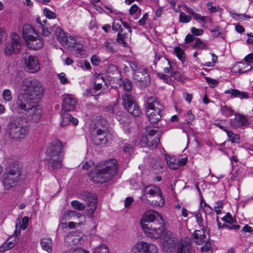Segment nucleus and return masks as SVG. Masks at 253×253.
I'll return each mask as SVG.
<instances>
[{
    "mask_svg": "<svg viewBox=\"0 0 253 253\" xmlns=\"http://www.w3.org/2000/svg\"><path fill=\"white\" fill-rule=\"evenodd\" d=\"M140 224L145 235L153 239L161 237L165 230L162 217L152 210L145 212L140 220Z\"/></svg>",
    "mask_w": 253,
    "mask_h": 253,
    "instance_id": "1",
    "label": "nucleus"
},
{
    "mask_svg": "<svg viewBox=\"0 0 253 253\" xmlns=\"http://www.w3.org/2000/svg\"><path fill=\"white\" fill-rule=\"evenodd\" d=\"M21 89L24 92L18 95L16 102L24 99L27 102H39L44 94V88L41 83L36 79L26 78L23 80Z\"/></svg>",
    "mask_w": 253,
    "mask_h": 253,
    "instance_id": "2",
    "label": "nucleus"
},
{
    "mask_svg": "<svg viewBox=\"0 0 253 253\" xmlns=\"http://www.w3.org/2000/svg\"><path fill=\"white\" fill-rule=\"evenodd\" d=\"M117 169L116 160L101 162L96 166L94 171L89 172L88 176L90 180L102 183L110 180L117 173Z\"/></svg>",
    "mask_w": 253,
    "mask_h": 253,
    "instance_id": "3",
    "label": "nucleus"
},
{
    "mask_svg": "<svg viewBox=\"0 0 253 253\" xmlns=\"http://www.w3.org/2000/svg\"><path fill=\"white\" fill-rule=\"evenodd\" d=\"M19 102H15L14 109L18 114L21 115L27 122H39L41 119L42 110L39 105V102H27L24 99Z\"/></svg>",
    "mask_w": 253,
    "mask_h": 253,
    "instance_id": "4",
    "label": "nucleus"
},
{
    "mask_svg": "<svg viewBox=\"0 0 253 253\" xmlns=\"http://www.w3.org/2000/svg\"><path fill=\"white\" fill-rule=\"evenodd\" d=\"M62 149L63 145L59 140H55L51 143L46 149L45 160L47 165L53 169L62 167Z\"/></svg>",
    "mask_w": 253,
    "mask_h": 253,
    "instance_id": "5",
    "label": "nucleus"
},
{
    "mask_svg": "<svg viewBox=\"0 0 253 253\" xmlns=\"http://www.w3.org/2000/svg\"><path fill=\"white\" fill-rule=\"evenodd\" d=\"M7 129L10 138L16 141L24 138L29 132V126L20 117H14L10 120Z\"/></svg>",
    "mask_w": 253,
    "mask_h": 253,
    "instance_id": "6",
    "label": "nucleus"
},
{
    "mask_svg": "<svg viewBox=\"0 0 253 253\" xmlns=\"http://www.w3.org/2000/svg\"><path fill=\"white\" fill-rule=\"evenodd\" d=\"M145 108L146 114L151 124H156L161 119L163 107L156 97H148L145 104Z\"/></svg>",
    "mask_w": 253,
    "mask_h": 253,
    "instance_id": "7",
    "label": "nucleus"
},
{
    "mask_svg": "<svg viewBox=\"0 0 253 253\" xmlns=\"http://www.w3.org/2000/svg\"><path fill=\"white\" fill-rule=\"evenodd\" d=\"M77 103V100L70 96H67L64 98L61 113L62 118L61 123L62 126H65L70 123H72L74 125H77L78 124V119L72 117L71 114L68 113L74 110Z\"/></svg>",
    "mask_w": 253,
    "mask_h": 253,
    "instance_id": "8",
    "label": "nucleus"
},
{
    "mask_svg": "<svg viewBox=\"0 0 253 253\" xmlns=\"http://www.w3.org/2000/svg\"><path fill=\"white\" fill-rule=\"evenodd\" d=\"M21 169V165L18 162H14L9 165L3 175V184L6 189L16 185L20 177Z\"/></svg>",
    "mask_w": 253,
    "mask_h": 253,
    "instance_id": "9",
    "label": "nucleus"
},
{
    "mask_svg": "<svg viewBox=\"0 0 253 253\" xmlns=\"http://www.w3.org/2000/svg\"><path fill=\"white\" fill-rule=\"evenodd\" d=\"M127 63L133 72V78L135 82L143 87L148 86L150 83V78L146 69L134 60H129Z\"/></svg>",
    "mask_w": 253,
    "mask_h": 253,
    "instance_id": "10",
    "label": "nucleus"
},
{
    "mask_svg": "<svg viewBox=\"0 0 253 253\" xmlns=\"http://www.w3.org/2000/svg\"><path fill=\"white\" fill-rule=\"evenodd\" d=\"M103 128L95 129L93 130L92 141L96 145H104L108 141V124L106 121H103Z\"/></svg>",
    "mask_w": 253,
    "mask_h": 253,
    "instance_id": "11",
    "label": "nucleus"
},
{
    "mask_svg": "<svg viewBox=\"0 0 253 253\" xmlns=\"http://www.w3.org/2000/svg\"><path fill=\"white\" fill-rule=\"evenodd\" d=\"M123 105L125 108L134 117L138 116L141 113L139 106L135 102L133 97L128 93L122 94Z\"/></svg>",
    "mask_w": 253,
    "mask_h": 253,
    "instance_id": "12",
    "label": "nucleus"
},
{
    "mask_svg": "<svg viewBox=\"0 0 253 253\" xmlns=\"http://www.w3.org/2000/svg\"><path fill=\"white\" fill-rule=\"evenodd\" d=\"M10 38V41L5 44L4 48V53L7 55L18 53L21 48L20 37L17 34L12 33Z\"/></svg>",
    "mask_w": 253,
    "mask_h": 253,
    "instance_id": "13",
    "label": "nucleus"
},
{
    "mask_svg": "<svg viewBox=\"0 0 253 253\" xmlns=\"http://www.w3.org/2000/svg\"><path fill=\"white\" fill-rule=\"evenodd\" d=\"M157 247L145 242H139L135 244L131 250V253H157Z\"/></svg>",
    "mask_w": 253,
    "mask_h": 253,
    "instance_id": "14",
    "label": "nucleus"
},
{
    "mask_svg": "<svg viewBox=\"0 0 253 253\" xmlns=\"http://www.w3.org/2000/svg\"><path fill=\"white\" fill-rule=\"evenodd\" d=\"M177 243L176 235L170 231H167L164 234L163 242V250L166 252H172L175 248Z\"/></svg>",
    "mask_w": 253,
    "mask_h": 253,
    "instance_id": "15",
    "label": "nucleus"
},
{
    "mask_svg": "<svg viewBox=\"0 0 253 253\" xmlns=\"http://www.w3.org/2000/svg\"><path fill=\"white\" fill-rule=\"evenodd\" d=\"M82 199L86 202L87 210L90 215L93 214L96 209L97 196L94 193L83 192L81 194Z\"/></svg>",
    "mask_w": 253,
    "mask_h": 253,
    "instance_id": "16",
    "label": "nucleus"
},
{
    "mask_svg": "<svg viewBox=\"0 0 253 253\" xmlns=\"http://www.w3.org/2000/svg\"><path fill=\"white\" fill-rule=\"evenodd\" d=\"M234 119L229 120V124L233 128H239L248 126L250 124L251 121L247 116L241 114H235Z\"/></svg>",
    "mask_w": 253,
    "mask_h": 253,
    "instance_id": "17",
    "label": "nucleus"
},
{
    "mask_svg": "<svg viewBox=\"0 0 253 253\" xmlns=\"http://www.w3.org/2000/svg\"><path fill=\"white\" fill-rule=\"evenodd\" d=\"M26 68L30 73H36L39 71L40 65L38 58L36 56L26 54L23 57Z\"/></svg>",
    "mask_w": 253,
    "mask_h": 253,
    "instance_id": "18",
    "label": "nucleus"
},
{
    "mask_svg": "<svg viewBox=\"0 0 253 253\" xmlns=\"http://www.w3.org/2000/svg\"><path fill=\"white\" fill-rule=\"evenodd\" d=\"M109 112L116 115V119L122 124L127 123L128 122L127 116L123 111L119 110V107L117 104H114L113 106H110L108 108Z\"/></svg>",
    "mask_w": 253,
    "mask_h": 253,
    "instance_id": "19",
    "label": "nucleus"
},
{
    "mask_svg": "<svg viewBox=\"0 0 253 253\" xmlns=\"http://www.w3.org/2000/svg\"><path fill=\"white\" fill-rule=\"evenodd\" d=\"M34 35L38 36V33L36 29L31 25L25 24L22 28V37L25 41L29 40Z\"/></svg>",
    "mask_w": 253,
    "mask_h": 253,
    "instance_id": "20",
    "label": "nucleus"
},
{
    "mask_svg": "<svg viewBox=\"0 0 253 253\" xmlns=\"http://www.w3.org/2000/svg\"><path fill=\"white\" fill-rule=\"evenodd\" d=\"M27 46L29 48L38 50L43 46V41L38 36H33L25 41Z\"/></svg>",
    "mask_w": 253,
    "mask_h": 253,
    "instance_id": "21",
    "label": "nucleus"
},
{
    "mask_svg": "<svg viewBox=\"0 0 253 253\" xmlns=\"http://www.w3.org/2000/svg\"><path fill=\"white\" fill-rule=\"evenodd\" d=\"M100 80H101L102 82H104V79L102 76L100 74L97 75L95 80L94 81V86L91 90V93L94 96L98 95L101 93L104 94L105 93V89H101L100 91L97 93V91L101 89L102 84L101 83H98Z\"/></svg>",
    "mask_w": 253,
    "mask_h": 253,
    "instance_id": "22",
    "label": "nucleus"
},
{
    "mask_svg": "<svg viewBox=\"0 0 253 253\" xmlns=\"http://www.w3.org/2000/svg\"><path fill=\"white\" fill-rule=\"evenodd\" d=\"M160 188L155 185H150L146 186L144 190V194L147 198H151L156 195L161 194Z\"/></svg>",
    "mask_w": 253,
    "mask_h": 253,
    "instance_id": "23",
    "label": "nucleus"
},
{
    "mask_svg": "<svg viewBox=\"0 0 253 253\" xmlns=\"http://www.w3.org/2000/svg\"><path fill=\"white\" fill-rule=\"evenodd\" d=\"M222 220L225 221L227 224H222V228H228L229 229H235L238 230L240 229V226L239 225L232 224L234 222V220L231 214L229 212H227L226 215L222 217Z\"/></svg>",
    "mask_w": 253,
    "mask_h": 253,
    "instance_id": "24",
    "label": "nucleus"
},
{
    "mask_svg": "<svg viewBox=\"0 0 253 253\" xmlns=\"http://www.w3.org/2000/svg\"><path fill=\"white\" fill-rule=\"evenodd\" d=\"M160 140V136L157 134L154 137H152L151 139H149L148 143L146 145L143 144L140 141V144L142 147H148L149 149H153L156 148Z\"/></svg>",
    "mask_w": 253,
    "mask_h": 253,
    "instance_id": "25",
    "label": "nucleus"
},
{
    "mask_svg": "<svg viewBox=\"0 0 253 253\" xmlns=\"http://www.w3.org/2000/svg\"><path fill=\"white\" fill-rule=\"evenodd\" d=\"M148 201L155 207H163L165 204V200L162 192L161 194L156 195L153 197L152 199H148Z\"/></svg>",
    "mask_w": 253,
    "mask_h": 253,
    "instance_id": "26",
    "label": "nucleus"
},
{
    "mask_svg": "<svg viewBox=\"0 0 253 253\" xmlns=\"http://www.w3.org/2000/svg\"><path fill=\"white\" fill-rule=\"evenodd\" d=\"M41 245L43 250L48 253H51L52 250V241L51 238H44L41 241Z\"/></svg>",
    "mask_w": 253,
    "mask_h": 253,
    "instance_id": "27",
    "label": "nucleus"
},
{
    "mask_svg": "<svg viewBox=\"0 0 253 253\" xmlns=\"http://www.w3.org/2000/svg\"><path fill=\"white\" fill-rule=\"evenodd\" d=\"M29 222V218L27 216H25L23 218L22 221V225H21L20 221H19V224L20 225L19 226L18 223L17 222L15 225L16 230L14 232L15 234V236H18L20 233V229L22 228L23 230H25L27 227Z\"/></svg>",
    "mask_w": 253,
    "mask_h": 253,
    "instance_id": "28",
    "label": "nucleus"
},
{
    "mask_svg": "<svg viewBox=\"0 0 253 253\" xmlns=\"http://www.w3.org/2000/svg\"><path fill=\"white\" fill-rule=\"evenodd\" d=\"M51 31L53 32L55 36L57 37L58 41L63 42L64 38H65L66 36L63 30L61 29L59 26L54 25L51 29Z\"/></svg>",
    "mask_w": 253,
    "mask_h": 253,
    "instance_id": "29",
    "label": "nucleus"
},
{
    "mask_svg": "<svg viewBox=\"0 0 253 253\" xmlns=\"http://www.w3.org/2000/svg\"><path fill=\"white\" fill-rule=\"evenodd\" d=\"M224 93L226 94H231L232 97H239L242 99L244 98L247 99L249 97L248 93L246 92H241L237 89L227 90L225 91Z\"/></svg>",
    "mask_w": 253,
    "mask_h": 253,
    "instance_id": "30",
    "label": "nucleus"
},
{
    "mask_svg": "<svg viewBox=\"0 0 253 253\" xmlns=\"http://www.w3.org/2000/svg\"><path fill=\"white\" fill-rule=\"evenodd\" d=\"M222 129L226 132L229 140L231 141L232 143H239L240 137L239 134L234 133L232 131L225 128L223 126Z\"/></svg>",
    "mask_w": 253,
    "mask_h": 253,
    "instance_id": "31",
    "label": "nucleus"
},
{
    "mask_svg": "<svg viewBox=\"0 0 253 253\" xmlns=\"http://www.w3.org/2000/svg\"><path fill=\"white\" fill-rule=\"evenodd\" d=\"M36 22L37 23L39 24L40 27L42 29V35L44 36H48L50 34V31H49L46 27V20H44L42 21H41L40 18L38 17L36 19Z\"/></svg>",
    "mask_w": 253,
    "mask_h": 253,
    "instance_id": "32",
    "label": "nucleus"
},
{
    "mask_svg": "<svg viewBox=\"0 0 253 253\" xmlns=\"http://www.w3.org/2000/svg\"><path fill=\"white\" fill-rule=\"evenodd\" d=\"M157 130L151 129L148 131L147 134L146 135H142L141 138V142L146 145L148 143L149 139H151L152 137H154L158 134L157 133Z\"/></svg>",
    "mask_w": 253,
    "mask_h": 253,
    "instance_id": "33",
    "label": "nucleus"
},
{
    "mask_svg": "<svg viewBox=\"0 0 253 253\" xmlns=\"http://www.w3.org/2000/svg\"><path fill=\"white\" fill-rule=\"evenodd\" d=\"M194 238L195 242L198 245H201L205 242L206 237L203 233L200 230H197L193 233Z\"/></svg>",
    "mask_w": 253,
    "mask_h": 253,
    "instance_id": "34",
    "label": "nucleus"
},
{
    "mask_svg": "<svg viewBox=\"0 0 253 253\" xmlns=\"http://www.w3.org/2000/svg\"><path fill=\"white\" fill-rule=\"evenodd\" d=\"M65 241L69 244L76 245L79 243L80 238L75 233H69L65 237Z\"/></svg>",
    "mask_w": 253,
    "mask_h": 253,
    "instance_id": "35",
    "label": "nucleus"
},
{
    "mask_svg": "<svg viewBox=\"0 0 253 253\" xmlns=\"http://www.w3.org/2000/svg\"><path fill=\"white\" fill-rule=\"evenodd\" d=\"M64 41L60 42L61 43H62L63 45H66L67 47H70V48H71V47L75 48V46L77 44V42L73 37H72V36L67 37L66 36L65 38H64Z\"/></svg>",
    "mask_w": 253,
    "mask_h": 253,
    "instance_id": "36",
    "label": "nucleus"
},
{
    "mask_svg": "<svg viewBox=\"0 0 253 253\" xmlns=\"http://www.w3.org/2000/svg\"><path fill=\"white\" fill-rule=\"evenodd\" d=\"M161 67H164L163 70L165 73H169L172 72V67L170 64V61L166 57H164L161 62Z\"/></svg>",
    "mask_w": 253,
    "mask_h": 253,
    "instance_id": "37",
    "label": "nucleus"
},
{
    "mask_svg": "<svg viewBox=\"0 0 253 253\" xmlns=\"http://www.w3.org/2000/svg\"><path fill=\"white\" fill-rule=\"evenodd\" d=\"M166 160L170 169H177L179 168V163H178L177 160L169 156H166Z\"/></svg>",
    "mask_w": 253,
    "mask_h": 253,
    "instance_id": "38",
    "label": "nucleus"
},
{
    "mask_svg": "<svg viewBox=\"0 0 253 253\" xmlns=\"http://www.w3.org/2000/svg\"><path fill=\"white\" fill-rule=\"evenodd\" d=\"M190 246L186 242L181 243L178 245L177 253H191Z\"/></svg>",
    "mask_w": 253,
    "mask_h": 253,
    "instance_id": "39",
    "label": "nucleus"
},
{
    "mask_svg": "<svg viewBox=\"0 0 253 253\" xmlns=\"http://www.w3.org/2000/svg\"><path fill=\"white\" fill-rule=\"evenodd\" d=\"M221 202H217L215 205L213 207V209L215 212H216L217 215L216 217V221L217 223V225L218 227V229H220L221 228V223L219 221V216H218V214H220L221 213Z\"/></svg>",
    "mask_w": 253,
    "mask_h": 253,
    "instance_id": "40",
    "label": "nucleus"
},
{
    "mask_svg": "<svg viewBox=\"0 0 253 253\" xmlns=\"http://www.w3.org/2000/svg\"><path fill=\"white\" fill-rule=\"evenodd\" d=\"M82 216V214L75 211H68L66 212L64 214V217L66 220H72L73 219L74 217H77V218Z\"/></svg>",
    "mask_w": 253,
    "mask_h": 253,
    "instance_id": "41",
    "label": "nucleus"
},
{
    "mask_svg": "<svg viewBox=\"0 0 253 253\" xmlns=\"http://www.w3.org/2000/svg\"><path fill=\"white\" fill-rule=\"evenodd\" d=\"M234 111L230 107L226 105L222 106V116L227 118L235 115Z\"/></svg>",
    "mask_w": 253,
    "mask_h": 253,
    "instance_id": "42",
    "label": "nucleus"
},
{
    "mask_svg": "<svg viewBox=\"0 0 253 253\" xmlns=\"http://www.w3.org/2000/svg\"><path fill=\"white\" fill-rule=\"evenodd\" d=\"M177 57L183 62L185 60V54L183 50L179 47L176 46L174 49Z\"/></svg>",
    "mask_w": 253,
    "mask_h": 253,
    "instance_id": "43",
    "label": "nucleus"
},
{
    "mask_svg": "<svg viewBox=\"0 0 253 253\" xmlns=\"http://www.w3.org/2000/svg\"><path fill=\"white\" fill-rule=\"evenodd\" d=\"M240 69L238 70L237 72L239 73H244L252 69V67L249 64L245 65L244 63L240 62L238 63Z\"/></svg>",
    "mask_w": 253,
    "mask_h": 253,
    "instance_id": "44",
    "label": "nucleus"
},
{
    "mask_svg": "<svg viewBox=\"0 0 253 253\" xmlns=\"http://www.w3.org/2000/svg\"><path fill=\"white\" fill-rule=\"evenodd\" d=\"M103 45L106 47V50L108 52H114L116 50L115 48L116 43L112 41H106Z\"/></svg>",
    "mask_w": 253,
    "mask_h": 253,
    "instance_id": "45",
    "label": "nucleus"
},
{
    "mask_svg": "<svg viewBox=\"0 0 253 253\" xmlns=\"http://www.w3.org/2000/svg\"><path fill=\"white\" fill-rule=\"evenodd\" d=\"M15 234L14 233V236L11 237L8 239L5 243L7 246V249H11L14 247V246L17 244V241L16 239Z\"/></svg>",
    "mask_w": 253,
    "mask_h": 253,
    "instance_id": "46",
    "label": "nucleus"
},
{
    "mask_svg": "<svg viewBox=\"0 0 253 253\" xmlns=\"http://www.w3.org/2000/svg\"><path fill=\"white\" fill-rule=\"evenodd\" d=\"M199 22H202L205 24L211 23V19L209 16H202L200 14L196 17L195 19Z\"/></svg>",
    "mask_w": 253,
    "mask_h": 253,
    "instance_id": "47",
    "label": "nucleus"
},
{
    "mask_svg": "<svg viewBox=\"0 0 253 253\" xmlns=\"http://www.w3.org/2000/svg\"><path fill=\"white\" fill-rule=\"evenodd\" d=\"M191 16L187 15L184 12H180L179 13V21L183 23L189 22L191 20Z\"/></svg>",
    "mask_w": 253,
    "mask_h": 253,
    "instance_id": "48",
    "label": "nucleus"
},
{
    "mask_svg": "<svg viewBox=\"0 0 253 253\" xmlns=\"http://www.w3.org/2000/svg\"><path fill=\"white\" fill-rule=\"evenodd\" d=\"M71 205L75 209L78 211H83L85 209L84 204L77 200L73 201L71 202Z\"/></svg>",
    "mask_w": 253,
    "mask_h": 253,
    "instance_id": "49",
    "label": "nucleus"
},
{
    "mask_svg": "<svg viewBox=\"0 0 253 253\" xmlns=\"http://www.w3.org/2000/svg\"><path fill=\"white\" fill-rule=\"evenodd\" d=\"M2 96L5 101H10L12 98L11 92L8 89H5L3 90Z\"/></svg>",
    "mask_w": 253,
    "mask_h": 253,
    "instance_id": "50",
    "label": "nucleus"
},
{
    "mask_svg": "<svg viewBox=\"0 0 253 253\" xmlns=\"http://www.w3.org/2000/svg\"><path fill=\"white\" fill-rule=\"evenodd\" d=\"M126 34H122V32H119L117 35V41L120 43H122L126 46L127 43L125 42L124 40L126 38Z\"/></svg>",
    "mask_w": 253,
    "mask_h": 253,
    "instance_id": "51",
    "label": "nucleus"
},
{
    "mask_svg": "<svg viewBox=\"0 0 253 253\" xmlns=\"http://www.w3.org/2000/svg\"><path fill=\"white\" fill-rule=\"evenodd\" d=\"M123 87L125 90L131 91L132 88V84L131 81L128 79H125L123 82Z\"/></svg>",
    "mask_w": 253,
    "mask_h": 253,
    "instance_id": "52",
    "label": "nucleus"
},
{
    "mask_svg": "<svg viewBox=\"0 0 253 253\" xmlns=\"http://www.w3.org/2000/svg\"><path fill=\"white\" fill-rule=\"evenodd\" d=\"M94 253H109V249L105 245H101L95 249Z\"/></svg>",
    "mask_w": 253,
    "mask_h": 253,
    "instance_id": "53",
    "label": "nucleus"
},
{
    "mask_svg": "<svg viewBox=\"0 0 253 253\" xmlns=\"http://www.w3.org/2000/svg\"><path fill=\"white\" fill-rule=\"evenodd\" d=\"M43 13L44 15L48 19H54L56 17V15L55 13L49 10L47 8L44 9Z\"/></svg>",
    "mask_w": 253,
    "mask_h": 253,
    "instance_id": "54",
    "label": "nucleus"
},
{
    "mask_svg": "<svg viewBox=\"0 0 253 253\" xmlns=\"http://www.w3.org/2000/svg\"><path fill=\"white\" fill-rule=\"evenodd\" d=\"M205 79L211 87L213 88L218 84V82L216 80L209 77H205Z\"/></svg>",
    "mask_w": 253,
    "mask_h": 253,
    "instance_id": "55",
    "label": "nucleus"
},
{
    "mask_svg": "<svg viewBox=\"0 0 253 253\" xmlns=\"http://www.w3.org/2000/svg\"><path fill=\"white\" fill-rule=\"evenodd\" d=\"M7 36V34L5 30L0 27V43L6 40Z\"/></svg>",
    "mask_w": 253,
    "mask_h": 253,
    "instance_id": "56",
    "label": "nucleus"
},
{
    "mask_svg": "<svg viewBox=\"0 0 253 253\" xmlns=\"http://www.w3.org/2000/svg\"><path fill=\"white\" fill-rule=\"evenodd\" d=\"M158 77L166 83H168L171 81L170 77L163 73H158Z\"/></svg>",
    "mask_w": 253,
    "mask_h": 253,
    "instance_id": "57",
    "label": "nucleus"
},
{
    "mask_svg": "<svg viewBox=\"0 0 253 253\" xmlns=\"http://www.w3.org/2000/svg\"><path fill=\"white\" fill-rule=\"evenodd\" d=\"M206 46V45L202 42V41L199 38H198L196 40V43L193 45V48H201L204 49L205 48Z\"/></svg>",
    "mask_w": 253,
    "mask_h": 253,
    "instance_id": "58",
    "label": "nucleus"
},
{
    "mask_svg": "<svg viewBox=\"0 0 253 253\" xmlns=\"http://www.w3.org/2000/svg\"><path fill=\"white\" fill-rule=\"evenodd\" d=\"M58 78L60 80V83L62 84H66L68 83V80L66 77V74L64 73H61L58 75Z\"/></svg>",
    "mask_w": 253,
    "mask_h": 253,
    "instance_id": "59",
    "label": "nucleus"
},
{
    "mask_svg": "<svg viewBox=\"0 0 253 253\" xmlns=\"http://www.w3.org/2000/svg\"><path fill=\"white\" fill-rule=\"evenodd\" d=\"M170 77L173 78L175 80L180 81L182 80V76L181 74L177 71L171 72Z\"/></svg>",
    "mask_w": 253,
    "mask_h": 253,
    "instance_id": "60",
    "label": "nucleus"
},
{
    "mask_svg": "<svg viewBox=\"0 0 253 253\" xmlns=\"http://www.w3.org/2000/svg\"><path fill=\"white\" fill-rule=\"evenodd\" d=\"M185 10L188 14L193 16L194 19H195L196 17L198 16L199 13H196L192 8L189 7L188 6L185 7Z\"/></svg>",
    "mask_w": 253,
    "mask_h": 253,
    "instance_id": "61",
    "label": "nucleus"
},
{
    "mask_svg": "<svg viewBox=\"0 0 253 253\" xmlns=\"http://www.w3.org/2000/svg\"><path fill=\"white\" fill-rule=\"evenodd\" d=\"M63 253H89V252L81 248H75L70 250L68 252H64Z\"/></svg>",
    "mask_w": 253,
    "mask_h": 253,
    "instance_id": "62",
    "label": "nucleus"
},
{
    "mask_svg": "<svg viewBox=\"0 0 253 253\" xmlns=\"http://www.w3.org/2000/svg\"><path fill=\"white\" fill-rule=\"evenodd\" d=\"M211 55L212 57V61L206 62L204 64L205 66L208 67H212L214 66V63L216 62L217 60V57L215 56V55L213 53L211 54Z\"/></svg>",
    "mask_w": 253,
    "mask_h": 253,
    "instance_id": "63",
    "label": "nucleus"
},
{
    "mask_svg": "<svg viewBox=\"0 0 253 253\" xmlns=\"http://www.w3.org/2000/svg\"><path fill=\"white\" fill-rule=\"evenodd\" d=\"M202 208L206 214H210L212 211L211 208L205 202H204V205L202 206Z\"/></svg>",
    "mask_w": 253,
    "mask_h": 253,
    "instance_id": "64",
    "label": "nucleus"
}]
</instances>
